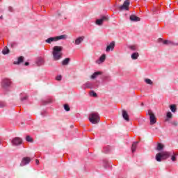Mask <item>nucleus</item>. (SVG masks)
Wrapping results in <instances>:
<instances>
[{
	"label": "nucleus",
	"instance_id": "41",
	"mask_svg": "<svg viewBox=\"0 0 178 178\" xmlns=\"http://www.w3.org/2000/svg\"><path fill=\"white\" fill-rule=\"evenodd\" d=\"M171 124H172L173 126H177L178 122H177V121H172L171 122Z\"/></svg>",
	"mask_w": 178,
	"mask_h": 178
},
{
	"label": "nucleus",
	"instance_id": "47",
	"mask_svg": "<svg viewBox=\"0 0 178 178\" xmlns=\"http://www.w3.org/2000/svg\"><path fill=\"white\" fill-rule=\"evenodd\" d=\"M41 115H42V116H45V112H42Z\"/></svg>",
	"mask_w": 178,
	"mask_h": 178
},
{
	"label": "nucleus",
	"instance_id": "18",
	"mask_svg": "<svg viewBox=\"0 0 178 178\" xmlns=\"http://www.w3.org/2000/svg\"><path fill=\"white\" fill-rule=\"evenodd\" d=\"M23 60H24V57L23 56H20L18 58L17 61H14V65H20V63H22V62H23Z\"/></svg>",
	"mask_w": 178,
	"mask_h": 178
},
{
	"label": "nucleus",
	"instance_id": "49",
	"mask_svg": "<svg viewBox=\"0 0 178 178\" xmlns=\"http://www.w3.org/2000/svg\"><path fill=\"white\" fill-rule=\"evenodd\" d=\"M0 19H3V16H1V17H0Z\"/></svg>",
	"mask_w": 178,
	"mask_h": 178
},
{
	"label": "nucleus",
	"instance_id": "51",
	"mask_svg": "<svg viewBox=\"0 0 178 178\" xmlns=\"http://www.w3.org/2000/svg\"><path fill=\"white\" fill-rule=\"evenodd\" d=\"M1 140L0 139V145H1Z\"/></svg>",
	"mask_w": 178,
	"mask_h": 178
},
{
	"label": "nucleus",
	"instance_id": "8",
	"mask_svg": "<svg viewBox=\"0 0 178 178\" xmlns=\"http://www.w3.org/2000/svg\"><path fill=\"white\" fill-rule=\"evenodd\" d=\"M108 18L106 16H102V18L96 20V24L97 26H102L104 22H108Z\"/></svg>",
	"mask_w": 178,
	"mask_h": 178
},
{
	"label": "nucleus",
	"instance_id": "6",
	"mask_svg": "<svg viewBox=\"0 0 178 178\" xmlns=\"http://www.w3.org/2000/svg\"><path fill=\"white\" fill-rule=\"evenodd\" d=\"M11 84H12V81H10V79H4L2 81L1 87H3L4 90H6L8 88L10 87Z\"/></svg>",
	"mask_w": 178,
	"mask_h": 178
},
{
	"label": "nucleus",
	"instance_id": "4",
	"mask_svg": "<svg viewBox=\"0 0 178 178\" xmlns=\"http://www.w3.org/2000/svg\"><path fill=\"white\" fill-rule=\"evenodd\" d=\"M82 88L83 90H87V88L92 89V88H98V85L95 83L87 81L83 85H82Z\"/></svg>",
	"mask_w": 178,
	"mask_h": 178
},
{
	"label": "nucleus",
	"instance_id": "25",
	"mask_svg": "<svg viewBox=\"0 0 178 178\" xmlns=\"http://www.w3.org/2000/svg\"><path fill=\"white\" fill-rule=\"evenodd\" d=\"M170 109L173 113H175L176 111L177 110L175 104L170 105Z\"/></svg>",
	"mask_w": 178,
	"mask_h": 178
},
{
	"label": "nucleus",
	"instance_id": "32",
	"mask_svg": "<svg viewBox=\"0 0 178 178\" xmlns=\"http://www.w3.org/2000/svg\"><path fill=\"white\" fill-rule=\"evenodd\" d=\"M109 151H111V147H109V146L104 147L103 149V152H104V154H108Z\"/></svg>",
	"mask_w": 178,
	"mask_h": 178
},
{
	"label": "nucleus",
	"instance_id": "1",
	"mask_svg": "<svg viewBox=\"0 0 178 178\" xmlns=\"http://www.w3.org/2000/svg\"><path fill=\"white\" fill-rule=\"evenodd\" d=\"M62 51H63V47L62 46L54 47L52 55L54 60H59L60 59H62V56H63Z\"/></svg>",
	"mask_w": 178,
	"mask_h": 178
},
{
	"label": "nucleus",
	"instance_id": "5",
	"mask_svg": "<svg viewBox=\"0 0 178 178\" xmlns=\"http://www.w3.org/2000/svg\"><path fill=\"white\" fill-rule=\"evenodd\" d=\"M148 115L149 116L150 124L152 126L156 123V117H155V114L152 112V111H148Z\"/></svg>",
	"mask_w": 178,
	"mask_h": 178
},
{
	"label": "nucleus",
	"instance_id": "40",
	"mask_svg": "<svg viewBox=\"0 0 178 178\" xmlns=\"http://www.w3.org/2000/svg\"><path fill=\"white\" fill-rule=\"evenodd\" d=\"M163 44L164 45H169V40H163Z\"/></svg>",
	"mask_w": 178,
	"mask_h": 178
},
{
	"label": "nucleus",
	"instance_id": "35",
	"mask_svg": "<svg viewBox=\"0 0 178 178\" xmlns=\"http://www.w3.org/2000/svg\"><path fill=\"white\" fill-rule=\"evenodd\" d=\"M64 109L66 112H69L70 111V106L68 104H64Z\"/></svg>",
	"mask_w": 178,
	"mask_h": 178
},
{
	"label": "nucleus",
	"instance_id": "10",
	"mask_svg": "<svg viewBox=\"0 0 178 178\" xmlns=\"http://www.w3.org/2000/svg\"><path fill=\"white\" fill-rule=\"evenodd\" d=\"M31 161V159H30V157H24L23 158L20 165L26 166V165H29V163H30Z\"/></svg>",
	"mask_w": 178,
	"mask_h": 178
},
{
	"label": "nucleus",
	"instance_id": "43",
	"mask_svg": "<svg viewBox=\"0 0 178 178\" xmlns=\"http://www.w3.org/2000/svg\"><path fill=\"white\" fill-rule=\"evenodd\" d=\"M8 10H9L10 12H13V8H12V7H8Z\"/></svg>",
	"mask_w": 178,
	"mask_h": 178
},
{
	"label": "nucleus",
	"instance_id": "12",
	"mask_svg": "<svg viewBox=\"0 0 178 178\" xmlns=\"http://www.w3.org/2000/svg\"><path fill=\"white\" fill-rule=\"evenodd\" d=\"M122 118L127 122L130 121V117L129 116V114L127 113V111H126V110H122Z\"/></svg>",
	"mask_w": 178,
	"mask_h": 178
},
{
	"label": "nucleus",
	"instance_id": "16",
	"mask_svg": "<svg viewBox=\"0 0 178 178\" xmlns=\"http://www.w3.org/2000/svg\"><path fill=\"white\" fill-rule=\"evenodd\" d=\"M83 40H84V37H79L75 40V45H80L81 42H83Z\"/></svg>",
	"mask_w": 178,
	"mask_h": 178
},
{
	"label": "nucleus",
	"instance_id": "22",
	"mask_svg": "<svg viewBox=\"0 0 178 178\" xmlns=\"http://www.w3.org/2000/svg\"><path fill=\"white\" fill-rule=\"evenodd\" d=\"M66 38H67V35H61L56 37V41H59V40H66Z\"/></svg>",
	"mask_w": 178,
	"mask_h": 178
},
{
	"label": "nucleus",
	"instance_id": "30",
	"mask_svg": "<svg viewBox=\"0 0 178 178\" xmlns=\"http://www.w3.org/2000/svg\"><path fill=\"white\" fill-rule=\"evenodd\" d=\"M8 53H9V49L6 47H4V49L2 51L3 55H8Z\"/></svg>",
	"mask_w": 178,
	"mask_h": 178
},
{
	"label": "nucleus",
	"instance_id": "19",
	"mask_svg": "<svg viewBox=\"0 0 178 178\" xmlns=\"http://www.w3.org/2000/svg\"><path fill=\"white\" fill-rule=\"evenodd\" d=\"M138 144V141L134 142L131 147V151L133 153L136 152V149H137V145Z\"/></svg>",
	"mask_w": 178,
	"mask_h": 178
},
{
	"label": "nucleus",
	"instance_id": "33",
	"mask_svg": "<svg viewBox=\"0 0 178 178\" xmlns=\"http://www.w3.org/2000/svg\"><path fill=\"white\" fill-rule=\"evenodd\" d=\"M129 49H131V51H137V49H138V47H137V45H131L129 46Z\"/></svg>",
	"mask_w": 178,
	"mask_h": 178
},
{
	"label": "nucleus",
	"instance_id": "31",
	"mask_svg": "<svg viewBox=\"0 0 178 178\" xmlns=\"http://www.w3.org/2000/svg\"><path fill=\"white\" fill-rule=\"evenodd\" d=\"M52 102L51 99H48L47 100L42 101V105H47V104H51Z\"/></svg>",
	"mask_w": 178,
	"mask_h": 178
},
{
	"label": "nucleus",
	"instance_id": "37",
	"mask_svg": "<svg viewBox=\"0 0 178 178\" xmlns=\"http://www.w3.org/2000/svg\"><path fill=\"white\" fill-rule=\"evenodd\" d=\"M90 97H97V93L95 92H94V90H92L91 92H90Z\"/></svg>",
	"mask_w": 178,
	"mask_h": 178
},
{
	"label": "nucleus",
	"instance_id": "15",
	"mask_svg": "<svg viewBox=\"0 0 178 178\" xmlns=\"http://www.w3.org/2000/svg\"><path fill=\"white\" fill-rule=\"evenodd\" d=\"M129 19L131 20V22H140V17L134 15H132L129 17Z\"/></svg>",
	"mask_w": 178,
	"mask_h": 178
},
{
	"label": "nucleus",
	"instance_id": "7",
	"mask_svg": "<svg viewBox=\"0 0 178 178\" xmlns=\"http://www.w3.org/2000/svg\"><path fill=\"white\" fill-rule=\"evenodd\" d=\"M11 143L13 145H20V144H22L23 140L19 137H15L12 140Z\"/></svg>",
	"mask_w": 178,
	"mask_h": 178
},
{
	"label": "nucleus",
	"instance_id": "24",
	"mask_svg": "<svg viewBox=\"0 0 178 178\" xmlns=\"http://www.w3.org/2000/svg\"><path fill=\"white\" fill-rule=\"evenodd\" d=\"M138 56H140L138 52H134L131 54V58L134 60L138 59Z\"/></svg>",
	"mask_w": 178,
	"mask_h": 178
},
{
	"label": "nucleus",
	"instance_id": "28",
	"mask_svg": "<svg viewBox=\"0 0 178 178\" xmlns=\"http://www.w3.org/2000/svg\"><path fill=\"white\" fill-rule=\"evenodd\" d=\"M156 149L157 151H162V149H163V145L161 143H158Z\"/></svg>",
	"mask_w": 178,
	"mask_h": 178
},
{
	"label": "nucleus",
	"instance_id": "20",
	"mask_svg": "<svg viewBox=\"0 0 178 178\" xmlns=\"http://www.w3.org/2000/svg\"><path fill=\"white\" fill-rule=\"evenodd\" d=\"M70 62V58H66L62 61L63 66H67L69 65V63Z\"/></svg>",
	"mask_w": 178,
	"mask_h": 178
},
{
	"label": "nucleus",
	"instance_id": "21",
	"mask_svg": "<svg viewBox=\"0 0 178 178\" xmlns=\"http://www.w3.org/2000/svg\"><path fill=\"white\" fill-rule=\"evenodd\" d=\"M102 74V72H95L90 77V79H97V77H98V76Z\"/></svg>",
	"mask_w": 178,
	"mask_h": 178
},
{
	"label": "nucleus",
	"instance_id": "23",
	"mask_svg": "<svg viewBox=\"0 0 178 178\" xmlns=\"http://www.w3.org/2000/svg\"><path fill=\"white\" fill-rule=\"evenodd\" d=\"M54 41H56V37L49 38L46 40V42H47V44H51V42H54Z\"/></svg>",
	"mask_w": 178,
	"mask_h": 178
},
{
	"label": "nucleus",
	"instance_id": "46",
	"mask_svg": "<svg viewBox=\"0 0 178 178\" xmlns=\"http://www.w3.org/2000/svg\"><path fill=\"white\" fill-rule=\"evenodd\" d=\"M24 65H25V66H29V65H30V63H29V62H26V63H24Z\"/></svg>",
	"mask_w": 178,
	"mask_h": 178
},
{
	"label": "nucleus",
	"instance_id": "9",
	"mask_svg": "<svg viewBox=\"0 0 178 178\" xmlns=\"http://www.w3.org/2000/svg\"><path fill=\"white\" fill-rule=\"evenodd\" d=\"M130 5V2L128 1H124L122 6H120V10H129V6Z\"/></svg>",
	"mask_w": 178,
	"mask_h": 178
},
{
	"label": "nucleus",
	"instance_id": "50",
	"mask_svg": "<svg viewBox=\"0 0 178 178\" xmlns=\"http://www.w3.org/2000/svg\"><path fill=\"white\" fill-rule=\"evenodd\" d=\"M141 105H142V106H144V103H142Z\"/></svg>",
	"mask_w": 178,
	"mask_h": 178
},
{
	"label": "nucleus",
	"instance_id": "39",
	"mask_svg": "<svg viewBox=\"0 0 178 178\" xmlns=\"http://www.w3.org/2000/svg\"><path fill=\"white\" fill-rule=\"evenodd\" d=\"M56 80H57V81H60V80H62V76L61 75H58L56 77Z\"/></svg>",
	"mask_w": 178,
	"mask_h": 178
},
{
	"label": "nucleus",
	"instance_id": "42",
	"mask_svg": "<svg viewBox=\"0 0 178 178\" xmlns=\"http://www.w3.org/2000/svg\"><path fill=\"white\" fill-rule=\"evenodd\" d=\"M5 102H0V108H3V106H5Z\"/></svg>",
	"mask_w": 178,
	"mask_h": 178
},
{
	"label": "nucleus",
	"instance_id": "26",
	"mask_svg": "<svg viewBox=\"0 0 178 178\" xmlns=\"http://www.w3.org/2000/svg\"><path fill=\"white\" fill-rule=\"evenodd\" d=\"M104 168H109L111 166V163L107 160L103 161Z\"/></svg>",
	"mask_w": 178,
	"mask_h": 178
},
{
	"label": "nucleus",
	"instance_id": "3",
	"mask_svg": "<svg viewBox=\"0 0 178 178\" xmlns=\"http://www.w3.org/2000/svg\"><path fill=\"white\" fill-rule=\"evenodd\" d=\"M89 121L92 124L99 123V114L97 112H93L89 115Z\"/></svg>",
	"mask_w": 178,
	"mask_h": 178
},
{
	"label": "nucleus",
	"instance_id": "17",
	"mask_svg": "<svg viewBox=\"0 0 178 178\" xmlns=\"http://www.w3.org/2000/svg\"><path fill=\"white\" fill-rule=\"evenodd\" d=\"M172 118H173V114H172V112L168 111L166 114V119H165V122H169V120H170V119H172Z\"/></svg>",
	"mask_w": 178,
	"mask_h": 178
},
{
	"label": "nucleus",
	"instance_id": "13",
	"mask_svg": "<svg viewBox=\"0 0 178 178\" xmlns=\"http://www.w3.org/2000/svg\"><path fill=\"white\" fill-rule=\"evenodd\" d=\"M105 59H106V55L102 54L100 56V58H99V60H97L96 61V63H98V65H100V63H102L105 62Z\"/></svg>",
	"mask_w": 178,
	"mask_h": 178
},
{
	"label": "nucleus",
	"instance_id": "11",
	"mask_svg": "<svg viewBox=\"0 0 178 178\" xmlns=\"http://www.w3.org/2000/svg\"><path fill=\"white\" fill-rule=\"evenodd\" d=\"M115 49V42H111L109 45L107 46L106 49V52H109V51H113Z\"/></svg>",
	"mask_w": 178,
	"mask_h": 178
},
{
	"label": "nucleus",
	"instance_id": "14",
	"mask_svg": "<svg viewBox=\"0 0 178 178\" xmlns=\"http://www.w3.org/2000/svg\"><path fill=\"white\" fill-rule=\"evenodd\" d=\"M44 58H38L36 60V65L38 66H42V65H44Z\"/></svg>",
	"mask_w": 178,
	"mask_h": 178
},
{
	"label": "nucleus",
	"instance_id": "36",
	"mask_svg": "<svg viewBox=\"0 0 178 178\" xmlns=\"http://www.w3.org/2000/svg\"><path fill=\"white\" fill-rule=\"evenodd\" d=\"M26 140L28 141V143H33V138H31L30 136L26 137Z\"/></svg>",
	"mask_w": 178,
	"mask_h": 178
},
{
	"label": "nucleus",
	"instance_id": "44",
	"mask_svg": "<svg viewBox=\"0 0 178 178\" xmlns=\"http://www.w3.org/2000/svg\"><path fill=\"white\" fill-rule=\"evenodd\" d=\"M158 42H163V39H162V38H159V39H158Z\"/></svg>",
	"mask_w": 178,
	"mask_h": 178
},
{
	"label": "nucleus",
	"instance_id": "48",
	"mask_svg": "<svg viewBox=\"0 0 178 178\" xmlns=\"http://www.w3.org/2000/svg\"><path fill=\"white\" fill-rule=\"evenodd\" d=\"M15 45V43H11V47H13Z\"/></svg>",
	"mask_w": 178,
	"mask_h": 178
},
{
	"label": "nucleus",
	"instance_id": "38",
	"mask_svg": "<svg viewBox=\"0 0 178 178\" xmlns=\"http://www.w3.org/2000/svg\"><path fill=\"white\" fill-rule=\"evenodd\" d=\"M168 45H178V43H175L172 41L168 40Z\"/></svg>",
	"mask_w": 178,
	"mask_h": 178
},
{
	"label": "nucleus",
	"instance_id": "45",
	"mask_svg": "<svg viewBox=\"0 0 178 178\" xmlns=\"http://www.w3.org/2000/svg\"><path fill=\"white\" fill-rule=\"evenodd\" d=\"M35 163H36V165H38L40 163V161H38V159H36L35 160Z\"/></svg>",
	"mask_w": 178,
	"mask_h": 178
},
{
	"label": "nucleus",
	"instance_id": "29",
	"mask_svg": "<svg viewBox=\"0 0 178 178\" xmlns=\"http://www.w3.org/2000/svg\"><path fill=\"white\" fill-rule=\"evenodd\" d=\"M170 155H172L171 157V161H172V162H176V156H177V154L172 152H170Z\"/></svg>",
	"mask_w": 178,
	"mask_h": 178
},
{
	"label": "nucleus",
	"instance_id": "27",
	"mask_svg": "<svg viewBox=\"0 0 178 178\" xmlns=\"http://www.w3.org/2000/svg\"><path fill=\"white\" fill-rule=\"evenodd\" d=\"M145 83H146V84H149V86H152V84H154V82H152V81L149 79H145Z\"/></svg>",
	"mask_w": 178,
	"mask_h": 178
},
{
	"label": "nucleus",
	"instance_id": "34",
	"mask_svg": "<svg viewBox=\"0 0 178 178\" xmlns=\"http://www.w3.org/2000/svg\"><path fill=\"white\" fill-rule=\"evenodd\" d=\"M28 98H29V96H27L26 95H24V96L21 97L22 102H24V101H26Z\"/></svg>",
	"mask_w": 178,
	"mask_h": 178
},
{
	"label": "nucleus",
	"instance_id": "2",
	"mask_svg": "<svg viewBox=\"0 0 178 178\" xmlns=\"http://www.w3.org/2000/svg\"><path fill=\"white\" fill-rule=\"evenodd\" d=\"M170 155H172L170 152H163L161 153H158L156 154V161H157V162H161L162 159H168Z\"/></svg>",
	"mask_w": 178,
	"mask_h": 178
}]
</instances>
